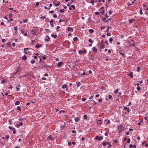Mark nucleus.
<instances>
[{
  "instance_id": "obj_1",
  "label": "nucleus",
  "mask_w": 148,
  "mask_h": 148,
  "mask_svg": "<svg viewBox=\"0 0 148 148\" xmlns=\"http://www.w3.org/2000/svg\"><path fill=\"white\" fill-rule=\"evenodd\" d=\"M118 129L119 130V133H121L124 130L123 126L121 125H120L118 126Z\"/></svg>"
},
{
  "instance_id": "obj_2",
  "label": "nucleus",
  "mask_w": 148,
  "mask_h": 148,
  "mask_svg": "<svg viewBox=\"0 0 148 148\" xmlns=\"http://www.w3.org/2000/svg\"><path fill=\"white\" fill-rule=\"evenodd\" d=\"M95 139L98 140H100L103 139V137L102 136H95Z\"/></svg>"
},
{
  "instance_id": "obj_3",
  "label": "nucleus",
  "mask_w": 148,
  "mask_h": 148,
  "mask_svg": "<svg viewBox=\"0 0 148 148\" xmlns=\"http://www.w3.org/2000/svg\"><path fill=\"white\" fill-rule=\"evenodd\" d=\"M31 32L33 34L36 35V34L37 32L34 29H32L31 31Z\"/></svg>"
},
{
  "instance_id": "obj_4",
  "label": "nucleus",
  "mask_w": 148,
  "mask_h": 148,
  "mask_svg": "<svg viewBox=\"0 0 148 148\" xmlns=\"http://www.w3.org/2000/svg\"><path fill=\"white\" fill-rule=\"evenodd\" d=\"M21 87V85L20 84L18 85L17 86H16V91H18L20 90V88Z\"/></svg>"
},
{
  "instance_id": "obj_5",
  "label": "nucleus",
  "mask_w": 148,
  "mask_h": 148,
  "mask_svg": "<svg viewBox=\"0 0 148 148\" xmlns=\"http://www.w3.org/2000/svg\"><path fill=\"white\" fill-rule=\"evenodd\" d=\"M53 19H51V20L49 21V22L50 23V25L52 27H53Z\"/></svg>"
},
{
  "instance_id": "obj_6",
  "label": "nucleus",
  "mask_w": 148,
  "mask_h": 148,
  "mask_svg": "<svg viewBox=\"0 0 148 148\" xmlns=\"http://www.w3.org/2000/svg\"><path fill=\"white\" fill-rule=\"evenodd\" d=\"M42 47V45H39L38 44H37L36 46V47L37 48H38L39 47Z\"/></svg>"
},
{
  "instance_id": "obj_7",
  "label": "nucleus",
  "mask_w": 148,
  "mask_h": 148,
  "mask_svg": "<svg viewBox=\"0 0 148 148\" xmlns=\"http://www.w3.org/2000/svg\"><path fill=\"white\" fill-rule=\"evenodd\" d=\"M62 62H60L58 63L57 64V66L58 67H59L61 65H62Z\"/></svg>"
},
{
  "instance_id": "obj_8",
  "label": "nucleus",
  "mask_w": 148,
  "mask_h": 148,
  "mask_svg": "<svg viewBox=\"0 0 148 148\" xmlns=\"http://www.w3.org/2000/svg\"><path fill=\"white\" fill-rule=\"evenodd\" d=\"M128 75L130 77H133V74L132 72H130L129 74Z\"/></svg>"
},
{
  "instance_id": "obj_9",
  "label": "nucleus",
  "mask_w": 148,
  "mask_h": 148,
  "mask_svg": "<svg viewBox=\"0 0 148 148\" xmlns=\"http://www.w3.org/2000/svg\"><path fill=\"white\" fill-rule=\"evenodd\" d=\"M19 69H20L19 67H18L17 68V72H15L14 73L13 75V76L14 77H15L16 76H15V75L16 74V73L17 72H18V71Z\"/></svg>"
},
{
  "instance_id": "obj_10",
  "label": "nucleus",
  "mask_w": 148,
  "mask_h": 148,
  "mask_svg": "<svg viewBox=\"0 0 148 148\" xmlns=\"http://www.w3.org/2000/svg\"><path fill=\"white\" fill-rule=\"evenodd\" d=\"M23 125V123L22 122H21L19 123V124H18L16 125L17 127H18L20 126H22Z\"/></svg>"
},
{
  "instance_id": "obj_11",
  "label": "nucleus",
  "mask_w": 148,
  "mask_h": 148,
  "mask_svg": "<svg viewBox=\"0 0 148 148\" xmlns=\"http://www.w3.org/2000/svg\"><path fill=\"white\" fill-rule=\"evenodd\" d=\"M51 36L53 38H56L57 37V35L56 34L54 35L53 34H51Z\"/></svg>"
},
{
  "instance_id": "obj_12",
  "label": "nucleus",
  "mask_w": 148,
  "mask_h": 148,
  "mask_svg": "<svg viewBox=\"0 0 148 148\" xmlns=\"http://www.w3.org/2000/svg\"><path fill=\"white\" fill-rule=\"evenodd\" d=\"M92 51L93 52H97V49H96L95 47L92 48Z\"/></svg>"
},
{
  "instance_id": "obj_13",
  "label": "nucleus",
  "mask_w": 148,
  "mask_h": 148,
  "mask_svg": "<svg viewBox=\"0 0 148 148\" xmlns=\"http://www.w3.org/2000/svg\"><path fill=\"white\" fill-rule=\"evenodd\" d=\"M46 37L47 38V39L45 38V40L46 41H49V40L50 39V38L49 37V36L48 35L46 36Z\"/></svg>"
},
{
  "instance_id": "obj_14",
  "label": "nucleus",
  "mask_w": 148,
  "mask_h": 148,
  "mask_svg": "<svg viewBox=\"0 0 148 148\" xmlns=\"http://www.w3.org/2000/svg\"><path fill=\"white\" fill-rule=\"evenodd\" d=\"M14 104L15 105H18L20 104V102L19 101H16L15 102Z\"/></svg>"
},
{
  "instance_id": "obj_15",
  "label": "nucleus",
  "mask_w": 148,
  "mask_h": 148,
  "mask_svg": "<svg viewBox=\"0 0 148 148\" xmlns=\"http://www.w3.org/2000/svg\"><path fill=\"white\" fill-rule=\"evenodd\" d=\"M74 119H75V121L76 122H78V121H79L80 120V119H79V118H77V117L75 118Z\"/></svg>"
},
{
  "instance_id": "obj_16",
  "label": "nucleus",
  "mask_w": 148,
  "mask_h": 148,
  "mask_svg": "<svg viewBox=\"0 0 148 148\" xmlns=\"http://www.w3.org/2000/svg\"><path fill=\"white\" fill-rule=\"evenodd\" d=\"M22 59L23 60H26L27 59L26 56L25 55H24L23 57L22 58Z\"/></svg>"
},
{
  "instance_id": "obj_17",
  "label": "nucleus",
  "mask_w": 148,
  "mask_h": 148,
  "mask_svg": "<svg viewBox=\"0 0 148 148\" xmlns=\"http://www.w3.org/2000/svg\"><path fill=\"white\" fill-rule=\"evenodd\" d=\"M9 138V136L8 135H7L5 137H3L2 138L3 139L6 138V139H8Z\"/></svg>"
},
{
  "instance_id": "obj_18",
  "label": "nucleus",
  "mask_w": 148,
  "mask_h": 148,
  "mask_svg": "<svg viewBox=\"0 0 148 148\" xmlns=\"http://www.w3.org/2000/svg\"><path fill=\"white\" fill-rule=\"evenodd\" d=\"M107 145H108V148H110V147L112 145L110 144V142H108L107 143Z\"/></svg>"
},
{
  "instance_id": "obj_19",
  "label": "nucleus",
  "mask_w": 148,
  "mask_h": 148,
  "mask_svg": "<svg viewBox=\"0 0 148 148\" xmlns=\"http://www.w3.org/2000/svg\"><path fill=\"white\" fill-rule=\"evenodd\" d=\"M73 29L72 28H71L70 27H68V28H67V30L68 31H71V30H73Z\"/></svg>"
},
{
  "instance_id": "obj_20",
  "label": "nucleus",
  "mask_w": 148,
  "mask_h": 148,
  "mask_svg": "<svg viewBox=\"0 0 148 148\" xmlns=\"http://www.w3.org/2000/svg\"><path fill=\"white\" fill-rule=\"evenodd\" d=\"M47 139H48V140H54V139H53L52 137L51 136H49L48 137H47Z\"/></svg>"
},
{
  "instance_id": "obj_21",
  "label": "nucleus",
  "mask_w": 148,
  "mask_h": 148,
  "mask_svg": "<svg viewBox=\"0 0 148 148\" xmlns=\"http://www.w3.org/2000/svg\"><path fill=\"white\" fill-rule=\"evenodd\" d=\"M101 120H99L97 121V124H101Z\"/></svg>"
},
{
  "instance_id": "obj_22",
  "label": "nucleus",
  "mask_w": 148,
  "mask_h": 148,
  "mask_svg": "<svg viewBox=\"0 0 148 148\" xmlns=\"http://www.w3.org/2000/svg\"><path fill=\"white\" fill-rule=\"evenodd\" d=\"M67 86V85L66 84H64L63 85H62V88H66Z\"/></svg>"
},
{
  "instance_id": "obj_23",
  "label": "nucleus",
  "mask_w": 148,
  "mask_h": 148,
  "mask_svg": "<svg viewBox=\"0 0 148 148\" xmlns=\"http://www.w3.org/2000/svg\"><path fill=\"white\" fill-rule=\"evenodd\" d=\"M89 31L90 33H92L94 32V30L93 29H90Z\"/></svg>"
},
{
  "instance_id": "obj_24",
  "label": "nucleus",
  "mask_w": 148,
  "mask_h": 148,
  "mask_svg": "<svg viewBox=\"0 0 148 148\" xmlns=\"http://www.w3.org/2000/svg\"><path fill=\"white\" fill-rule=\"evenodd\" d=\"M107 144V143L105 142H103L102 143V145L103 146H105Z\"/></svg>"
},
{
  "instance_id": "obj_25",
  "label": "nucleus",
  "mask_w": 148,
  "mask_h": 148,
  "mask_svg": "<svg viewBox=\"0 0 148 148\" xmlns=\"http://www.w3.org/2000/svg\"><path fill=\"white\" fill-rule=\"evenodd\" d=\"M42 66L44 68H47L48 67H49V66H48V65H46L45 64H44V65L43 66V65H42Z\"/></svg>"
},
{
  "instance_id": "obj_26",
  "label": "nucleus",
  "mask_w": 148,
  "mask_h": 148,
  "mask_svg": "<svg viewBox=\"0 0 148 148\" xmlns=\"http://www.w3.org/2000/svg\"><path fill=\"white\" fill-rule=\"evenodd\" d=\"M105 121H107L106 123L107 124H110V121L109 120H108V121L106 119L105 120Z\"/></svg>"
},
{
  "instance_id": "obj_27",
  "label": "nucleus",
  "mask_w": 148,
  "mask_h": 148,
  "mask_svg": "<svg viewBox=\"0 0 148 148\" xmlns=\"http://www.w3.org/2000/svg\"><path fill=\"white\" fill-rule=\"evenodd\" d=\"M64 9H60L59 10V12L61 13L64 12Z\"/></svg>"
},
{
  "instance_id": "obj_28",
  "label": "nucleus",
  "mask_w": 148,
  "mask_h": 148,
  "mask_svg": "<svg viewBox=\"0 0 148 148\" xmlns=\"http://www.w3.org/2000/svg\"><path fill=\"white\" fill-rule=\"evenodd\" d=\"M60 4V2L58 1L57 2V3L55 4V5L56 6H58Z\"/></svg>"
},
{
  "instance_id": "obj_29",
  "label": "nucleus",
  "mask_w": 148,
  "mask_h": 148,
  "mask_svg": "<svg viewBox=\"0 0 148 148\" xmlns=\"http://www.w3.org/2000/svg\"><path fill=\"white\" fill-rule=\"evenodd\" d=\"M128 21H129V23H132V21H134V19H132L131 20H129Z\"/></svg>"
},
{
  "instance_id": "obj_30",
  "label": "nucleus",
  "mask_w": 148,
  "mask_h": 148,
  "mask_svg": "<svg viewBox=\"0 0 148 148\" xmlns=\"http://www.w3.org/2000/svg\"><path fill=\"white\" fill-rule=\"evenodd\" d=\"M136 89L138 90H140L141 89L140 88L139 86H138L137 87Z\"/></svg>"
},
{
  "instance_id": "obj_31",
  "label": "nucleus",
  "mask_w": 148,
  "mask_h": 148,
  "mask_svg": "<svg viewBox=\"0 0 148 148\" xmlns=\"http://www.w3.org/2000/svg\"><path fill=\"white\" fill-rule=\"evenodd\" d=\"M12 130H13V133L14 134H16V131H15V129L14 128H13V129H12Z\"/></svg>"
},
{
  "instance_id": "obj_32",
  "label": "nucleus",
  "mask_w": 148,
  "mask_h": 148,
  "mask_svg": "<svg viewBox=\"0 0 148 148\" xmlns=\"http://www.w3.org/2000/svg\"><path fill=\"white\" fill-rule=\"evenodd\" d=\"M40 4V3L39 2H37L36 3V5L37 7H38Z\"/></svg>"
},
{
  "instance_id": "obj_33",
  "label": "nucleus",
  "mask_w": 148,
  "mask_h": 148,
  "mask_svg": "<svg viewBox=\"0 0 148 148\" xmlns=\"http://www.w3.org/2000/svg\"><path fill=\"white\" fill-rule=\"evenodd\" d=\"M113 39L112 38H110L109 40V41L111 43L112 42V41H113Z\"/></svg>"
},
{
  "instance_id": "obj_34",
  "label": "nucleus",
  "mask_w": 148,
  "mask_h": 148,
  "mask_svg": "<svg viewBox=\"0 0 148 148\" xmlns=\"http://www.w3.org/2000/svg\"><path fill=\"white\" fill-rule=\"evenodd\" d=\"M88 41L90 42L91 44H92L93 43V41L91 39H89L88 40Z\"/></svg>"
},
{
  "instance_id": "obj_35",
  "label": "nucleus",
  "mask_w": 148,
  "mask_h": 148,
  "mask_svg": "<svg viewBox=\"0 0 148 148\" xmlns=\"http://www.w3.org/2000/svg\"><path fill=\"white\" fill-rule=\"evenodd\" d=\"M121 51H119V52L120 53V54H121L123 56H125V54L122 53L121 52Z\"/></svg>"
},
{
  "instance_id": "obj_36",
  "label": "nucleus",
  "mask_w": 148,
  "mask_h": 148,
  "mask_svg": "<svg viewBox=\"0 0 148 148\" xmlns=\"http://www.w3.org/2000/svg\"><path fill=\"white\" fill-rule=\"evenodd\" d=\"M77 37H74L73 39L74 41H76L77 40Z\"/></svg>"
},
{
  "instance_id": "obj_37",
  "label": "nucleus",
  "mask_w": 148,
  "mask_h": 148,
  "mask_svg": "<svg viewBox=\"0 0 148 148\" xmlns=\"http://www.w3.org/2000/svg\"><path fill=\"white\" fill-rule=\"evenodd\" d=\"M118 91V90L116 89L114 91V93H116Z\"/></svg>"
},
{
  "instance_id": "obj_38",
  "label": "nucleus",
  "mask_w": 148,
  "mask_h": 148,
  "mask_svg": "<svg viewBox=\"0 0 148 148\" xmlns=\"http://www.w3.org/2000/svg\"><path fill=\"white\" fill-rule=\"evenodd\" d=\"M140 67L139 66H138L137 67V71H140Z\"/></svg>"
},
{
  "instance_id": "obj_39",
  "label": "nucleus",
  "mask_w": 148,
  "mask_h": 148,
  "mask_svg": "<svg viewBox=\"0 0 148 148\" xmlns=\"http://www.w3.org/2000/svg\"><path fill=\"white\" fill-rule=\"evenodd\" d=\"M95 14L96 15H99L100 14V13L99 12H95Z\"/></svg>"
},
{
  "instance_id": "obj_40",
  "label": "nucleus",
  "mask_w": 148,
  "mask_h": 148,
  "mask_svg": "<svg viewBox=\"0 0 148 148\" xmlns=\"http://www.w3.org/2000/svg\"><path fill=\"white\" fill-rule=\"evenodd\" d=\"M84 119H86L87 118V115H85L84 116Z\"/></svg>"
},
{
  "instance_id": "obj_41",
  "label": "nucleus",
  "mask_w": 148,
  "mask_h": 148,
  "mask_svg": "<svg viewBox=\"0 0 148 148\" xmlns=\"http://www.w3.org/2000/svg\"><path fill=\"white\" fill-rule=\"evenodd\" d=\"M21 33L23 34L24 33V31L23 29H22L21 31Z\"/></svg>"
},
{
  "instance_id": "obj_42",
  "label": "nucleus",
  "mask_w": 148,
  "mask_h": 148,
  "mask_svg": "<svg viewBox=\"0 0 148 148\" xmlns=\"http://www.w3.org/2000/svg\"><path fill=\"white\" fill-rule=\"evenodd\" d=\"M30 62L32 64H34L35 62V61L34 60H32Z\"/></svg>"
},
{
  "instance_id": "obj_43",
  "label": "nucleus",
  "mask_w": 148,
  "mask_h": 148,
  "mask_svg": "<svg viewBox=\"0 0 148 148\" xmlns=\"http://www.w3.org/2000/svg\"><path fill=\"white\" fill-rule=\"evenodd\" d=\"M45 18H46V17L44 16H42V17H41L40 19H44Z\"/></svg>"
},
{
  "instance_id": "obj_44",
  "label": "nucleus",
  "mask_w": 148,
  "mask_h": 148,
  "mask_svg": "<svg viewBox=\"0 0 148 148\" xmlns=\"http://www.w3.org/2000/svg\"><path fill=\"white\" fill-rule=\"evenodd\" d=\"M60 27L59 26H58L57 27V28H56V31L58 32L59 31V30H58V29L60 28Z\"/></svg>"
},
{
  "instance_id": "obj_45",
  "label": "nucleus",
  "mask_w": 148,
  "mask_h": 148,
  "mask_svg": "<svg viewBox=\"0 0 148 148\" xmlns=\"http://www.w3.org/2000/svg\"><path fill=\"white\" fill-rule=\"evenodd\" d=\"M17 109L18 110H21V108L19 106H18L17 107Z\"/></svg>"
},
{
  "instance_id": "obj_46",
  "label": "nucleus",
  "mask_w": 148,
  "mask_h": 148,
  "mask_svg": "<svg viewBox=\"0 0 148 148\" xmlns=\"http://www.w3.org/2000/svg\"><path fill=\"white\" fill-rule=\"evenodd\" d=\"M86 99L84 98H82V100L83 101H86Z\"/></svg>"
},
{
  "instance_id": "obj_47",
  "label": "nucleus",
  "mask_w": 148,
  "mask_h": 148,
  "mask_svg": "<svg viewBox=\"0 0 148 148\" xmlns=\"http://www.w3.org/2000/svg\"><path fill=\"white\" fill-rule=\"evenodd\" d=\"M104 43L106 44L107 45H108V42L107 40H105L104 42Z\"/></svg>"
},
{
  "instance_id": "obj_48",
  "label": "nucleus",
  "mask_w": 148,
  "mask_h": 148,
  "mask_svg": "<svg viewBox=\"0 0 148 148\" xmlns=\"http://www.w3.org/2000/svg\"><path fill=\"white\" fill-rule=\"evenodd\" d=\"M23 21L24 23H26L27 21V20L26 19H24L23 20Z\"/></svg>"
},
{
  "instance_id": "obj_49",
  "label": "nucleus",
  "mask_w": 148,
  "mask_h": 148,
  "mask_svg": "<svg viewBox=\"0 0 148 148\" xmlns=\"http://www.w3.org/2000/svg\"><path fill=\"white\" fill-rule=\"evenodd\" d=\"M42 59L43 60H46L47 59L46 57L45 56H42Z\"/></svg>"
},
{
  "instance_id": "obj_50",
  "label": "nucleus",
  "mask_w": 148,
  "mask_h": 148,
  "mask_svg": "<svg viewBox=\"0 0 148 148\" xmlns=\"http://www.w3.org/2000/svg\"><path fill=\"white\" fill-rule=\"evenodd\" d=\"M10 21H12L13 20V19L11 18H10V19H9V20H8V22H9V21H10Z\"/></svg>"
},
{
  "instance_id": "obj_51",
  "label": "nucleus",
  "mask_w": 148,
  "mask_h": 148,
  "mask_svg": "<svg viewBox=\"0 0 148 148\" xmlns=\"http://www.w3.org/2000/svg\"><path fill=\"white\" fill-rule=\"evenodd\" d=\"M134 3V1H132V3H129L128 5H132V4H133V3Z\"/></svg>"
},
{
  "instance_id": "obj_52",
  "label": "nucleus",
  "mask_w": 148,
  "mask_h": 148,
  "mask_svg": "<svg viewBox=\"0 0 148 148\" xmlns=\"http://www.w3.org/2000/svg\"><path fill=\"white\" fill-rule=\"evenodd\" d=\"M100 47L101 49H103L104 48V46L102 45H101Z\"/></svg>"
},
{
  "instance_id": "obj_53",
  "label": "nucleus",
  "mask_w": 148,
  "mask_h": 148,
  "mask_svg": "<svg viewBox=\"0 0 148 148\" xmlns=\"http://www.w3.org/2000/svg\"><path fill=\"white\" fill-rule=\"evenodd\" d=\"M140 14H143V12H142V10L141 9L140 10Z\"/></svg>"
},
{
  "instance_id": "obj_54",
  "label": "nucleus",
  "mask_w": 148,
  "mask_h": 148,
  "mask_svg": "<svg viewBox=\"0 0 148 148\" xmlns=\"http://www.w3.org/2000/svg\"><path fill=\"white\" fill-rule=\"evenodd\" d=\"M53 16L54 18H55L57 17V15L56 14H54L53 15Z\"/></svg>"
},
{
  "instance_id": "obj_55",
  "label": "nucleus",
  "mask_w": 148,
  "mask_h": 148,
  "mask_svg": "<svg viewBox=\"0 0 148 148\" xmlns=\"http://www.w3.org/2000/svg\"><path fill=\"white\" fill-rule=\"evenodd\" d=\"M130 142V139H129L127 141V143H129Z\"/></svg>"
},
{
  "instance_id": "obj_56",
  "label": "nucleus",
  "mask_w": 148,
  "mask_h": 148,
  "mask_svg": "<svg viewBox=\"0 0 148 148\" xmlns=\"http://www.w3.org/2000/svg\"><path fill=\"white\" fill-rule=\"evenodd\" d=\"M28 48H25L24 49V51H27L28 49Z\"/></svg>"
},
{
  "instance_id": "obj_57",
  "label": "nucleus",
  "mask_w": 148,
  "mask_h": 148,
  "mask_svg": "<svg viewBox=\"0 0 148 148\" xmlns=\"http://www.w3.org/2000/svg\"><path fill=\"white\" fill-rule=\"evenodd\" d=\"M94 1L93 0H92L91 1V3L93 5H94Z\"/></svg>"
},
{
  "instance_id": "obj_58",
  "label": "nucleus",
  "mask_w": 148,
  "mask_h": 148,
  "mask_svg": "<svg viewBox=\"0 0 148 148\" xmlns=\"http://www.w3.org/2000/svg\"><path fill=\"white\" fill-rule=\"evenodd\" d=\"M14 29L16 31L17 29V28L16 27H14Z\"/></svg>"
},
{
  "instance_id": "obj_59",
  "label": "nucleus",
  "mask_w": 148,
  "mask_h": 148,
  "mask_svg": "<svg viewBox=\"0 0 148 148\" xmlns=\"http://www.w3.org/2000/svg\"><path fill=\"white\" fill-rule=\"evenodd\" d=\"M107 34L108 36H110L111 35V34L110 33H108Z\"/></svg>"
},
{
  "instance_id": "obj_60",
  "label": "nucleus",
  "mask_w": 148,
  "mask_h": 148,
  "mask_svg": "<svg viewBox=\"0 0 148 148\" xmlns=\"http://www.w3.org/2000/svg\"><path fill=\"white\" fill-rule=\"evenodd\" d=\"M130 148H133V145L131 144H130L129 146Z\"/></svg>"
},
{
  "instance_id": "obj_61",
  "label": "nucleus",
  "mask_w": 148,
  "mask_h": 148,
  "mask_svg": "<svg viewBox=\"0 0 148 148\" xmlns=\"http://www.w3.org/2000/svg\"><path fill=\"white\" fill-rule=\"evenodd\" d=\"M82 52L83 53H85L86 52V50H84L82 51Z\"/></svg>"
},
{
  "instance_id": "obj_62",
  "label": "nucleus",
  "mask_w": 148,
  "mask_h": 148,
  "mask_svg": "<svg viewBox=\"0 0 148 148\" xmlns=\"http://www.w3.org/2000/svg\"><path fill=\"white\" fill-rule=\"evenodd\" d=\"M112 97L111 95H109L108 96V97L109 99H111L112 98Z\"/></svg>"
},
{
  "instance_id": "obj_63",
  "label": "nucleus",
  "mask_w": 148,
  "mask_h": 148,
  "mask_svg": "<svg viewBox=\"0 0 148 148\" xmlns=\"http://www.w3.org/2000/svg\"><path fill=\"white\" fill-rule=\"evenodd\" d=\"M78 53L79 54H80L82 53V51L80 50L79 51Z\"/></svg>"
},
{
  "instance_id": "obj_64",
  "label": "nucleus",
  "mask_w": 148,
  "mask_h": 148,
  "mask_svg": "<svg viewBox=\"0 0 148 148\" xmlns=\"http://www.w3.org/2000/svg\"><path fill=\"white\" fill-rule=\"evenodd\" d=\"M12 14L11 13H10L9 14V16L10 18H11V17H12Z\"/></svg>"
}]
</instances>
